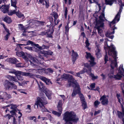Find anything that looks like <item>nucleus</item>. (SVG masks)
Instances as JSON below:
<instances>
[{
  "label": "nucleus",
  "mask_w": 124,
  "mask_h": 124,
  "mask_svg": "<svg viewBox=\"0 0 124 124\" xmlns=\"http://www.w3.org/2000/svg\"><path fill=\"white\" fill-rule=\"evenodd\" d=\"M108 39L106 38L104 43V49L106 53L107 51H108L109 55L112 57L111 59L109 58L110 66L111 69L108 74V77L110 78H114L117 79H120L122 76H124V70L122 65H121L119 67L118 73L116 75H114V69L117 68V64L116 58L117 53L115 50V48L114 45L111 43L110 46L108 44V41H109Z\"/></svg>",
  "instance_id": "obj_1"
},
{
  "label": "nucleus",
  "mask_w": 124,
  "mask_h": 124,
  "mask_svg": "<svg viewBox=\"0 0 124 124\" xmlns=\"http://www.w3.org/2000/svg\"><path fill=\"white\" fill-rule=\"evenodd\" d=\"M16 55L18 56L24 58L27 61H29L32 66H35L36 67L39 68V66H38L39 63L42 65L43 63V58L40 55L38 58V60L35 58L32 57L30 54L27 53H24L23 52H16Z\"/></svg>",
  "instance_id": "obj_2"
},
{
  "label": "nucleus",
  "mask_w": 124,
  "mask_h": 124,
  "mask_svg": "<svg viewBox=\"0 0 124 124\" xmlns=\"http://www.w3.org/2000/svg\"><path fill=\"white\" fill-rule=\"evenodd\" d=\"M122 6H120V8L119 12L116 15L115 18L110 23V26L111 28L109 29L106 34V37H108L110 39H112L114 36L113 35H111L114 33V30L116 28L115 27V24L118 22L120 20V17L121 13L122 11Z\"/></svg>",
  "instance_id": "obj_3"
},
{
  "label": "nucleus",
  "mask_w": 124,
  "mask_h": 124,
  "mask_svg": "<svg viewBox=\"0 0 124 124\" xmlns=\"http://www.w3.org/2000/svg\"><path fill=\"white\" fill-rule=\"evenodd\" d=\"M63 119L66 122L65 124H72V122H77L78 119L73 112L67 111L64 114Z\"/></svg>",
  "instance_id": "obj_4"
},
{
  "label": "nucleus",
  "mask_w": 124,
  "mask_h": 124,
  "mask_svg": "<svg viewBox=\"0 0 124 124\" xmlns=\"http://www.w3.org/2000/svg\"><path fill=\"white\" fill-rule=\"evenodd\" d=\"M104 11V9L102 11V12L100 14V15L99 16L98 20L96 21V27L98 30V33L101 36H103V35L102 28L104 26L103 22L105 19Z\"/></svg>",
  "instance_id": "obj_5"
},
{
  "label": "nucleus",
  "mask_w": 124,
  "mask_h": 124,
  "mask_svg": "<svg viewBox=\"0 0 124 124\" xmlns=\"http://www.w3.org/2000/svg\"><path fill=\"white\" fill-rule=\"evenodd\" d=\"M47 103L46 101V98L45 97H43L41 98H38L36 101L34 105V107L36 105L37 108H38V106L41 108V110L42 112H46L47 111V110L45 108L44 105Z\"/></svg>",
  "instance_id": "obj_6"
},
{
  "label": "nucleus",
  "mask_w": 124,
  "mask_h": 124,
  "mask_svg": "<svg viewBox=\"0 0 124 124\" xmlns=\"http://www.w3.org/2000/svg\"><path fill=\"white\" fill-rule=\"evenodd\" d=\"M62 80L68 78V84L67 85V87L70 86L72 84L76 82V80L73 78V76L68 74H64L61 77Z\"/></svg>",
  "instance_id": "obj_7"
},
{
  "label": "nucleus",
  "mask_w": 124,
  "mask_h": 124,
  "mask_svg": "<svg viewBox=\"0 0 124 124\" xmlns=\"http://www.w3.org/2000/svg\"><path fill=\"white\" fill-rule=\"evenodd\" d=\"M84 65L85 66L84 68V73L86 72L89 74L90 76L92 77V80H95L98 78L97 76H95L93 74L91 73V67L89 65L88 63H84Z\"/></svg>",
  "instance_id": "obj_8"
},
{
  "label": "nucleus",
  "mask_w": 124,
  "mask_h": 124,
  "mask_svg": "<svg viewBox=\"0 0 124 124\" xmlns=\"http://www.w3.org/2000/svg\"><path fill=\"white\" fill-rule=\"evenodd\" d=\"M70 86L74 87L73 92L72 94V96L73 97L75 96L77 94H78L80 92V89L78 84L76 82L71 84Z\"/></svg>",
  "instance_id": "obj_9"
},
{
  "label": "nucleus",
  "mask_w": 124,
  "mask_h": 124,
  "mask_svg": "<svg viewBox=\"0 0 124 124\" xmlns=\"http://www.w3.org/2000/svg\"><path fill=\"white\" fill-rule=\"evenodd\" d=\"M86 54L85 56L87 59L89 60L90 62V64L92 66H93L96 64V63L94 62V57L91 55L90 53L86 52Z\"/></svg>",
  "instance_id": "obj_10"
},
{
  "label": "nucleus",
  "mask_w": 124,
  "mask_h": 124,
  "mask_svg": "<svg viewBox=\"0 0 124 124\" xmlns=\"http://www.w3.org/2000/svg\"><path fill=\"white\" fill-rule=\"evenodd\" d=\"M51 15V16L49 17V20L51 23H53L54 19L53 17H54V23L55 24H57L58 23V21L57 20L58 18V15L57 13L56 12H54L52 13Z\"/></svg>",
  "instance_id": "obj_11"
},
{
  "label": "nucleus",
  "mask_w": 124,
  "mask_h": 124,
  "mask_svg": "<svg viewBox=\"0 0 124 124\" xmlns=\"http://www.w3.org/2000/svg\"><path fill=\"white\" fill-rule=\"evenodd\" d=\"M95 44L96 46L94 49L95 54L97 57L99 58L101 56L100 48L99 45H98L97 43H95Z\"/></svg>",
  "instance_id": "obj_12"
},
{
  "label": "nucleus",
  "mask_w": 124,
  "mask_h": 124,
  "mask_svg": "<svg viewBox=\"0 0 124 124\" xmlns=\"http://www.w3.org/2000/svg\"><path fill=\"white\" fill-rule=\"evenodd\" d=\"M79 94L82 101V105L83 107V109H85V108H87V106L85 101L84 97L83 94L81 93L80 92L79 93Z\"/></svg>",
  "instance_id": "obj_13"
},
{
  "label": "nucleus",
  "mask_w": 124,
  "mask_h": 124,
  "mask_svg": "<svg viewBox=\"0 0 124 124\" xmlns=\"http://www.w3.org/2000/svg\"><path fill=\"white\" fill-rule=\"evenodd\" d=\"M100 100L101 101V103L103 105H107L108 103V99L105 95H103L101 97Z\"/></svg>",
  "instance_id": "obj_14"
},
{
  "label": "nucleus",
  "mask_w": 124,
  "mask_h": 124,
  "mask_svg": "<svg viewBox=\"0 0 124 124\" xmlns=\"http://www.w3.org/2000/svg\"><path fill=\"white\" fill-rule=\"evenodd\" d=\"M18 80L22 81L23 79V78L22 76H24V72L19 71L16 75Z\"/></svg>",
  "instance_id": "obj_15"
},
{
  "label": "nucleus",
  "mask_w": 124,
  "mask_h": 124,
  "mask_svg": "<svg viewBox=\"0 0 124 124\" xmlns=\"http://www.w3.org/2000/svg\"><path fill=\"white\" fill-rule=\"evenodd\" d=\"M2 11L4 13H5L8 12V11L9 6L8 5H2L0 8Z\"/></svg>",
  "instance_id": "obj_16"
},
{
  "label": "nucleus",
  "mask_w": 124,
  "mask_h": 124,
  "mask_svg": "<svg viewBox=\"0 0 124 124\" xmlns=\"http://www.w3.org/2000/svg\"><path fill=\"white\" fill-rule=\"evenodd\" d=\"M54 31L53 27L50 26V29L47 31H46L47 36L50 38L52 37V34Z\"/></svg>",
  "instance_id": "obj_17"
},
{
  "label": "nucleus",
  "mask_w": 124,
  "mask_h": 124,
  "mask_svg": "<svg viewBox=\"0 0 124 124\" xmlns=\"http://www.w3.org/2000/svg\"><path fill=\"white\" fill-rule=\"evenodd\" d=\"M38 1V0H37ZM49 0H39V3L45 6L46 8H47L49 6Z\"/></svg>",
  "instance_id": "obj_18"
},
{
  "label": "nucleus",
  "mask_w": 124,
  "mask_h": 124,
  "mask_svg": "<svg viewBox=\"0 0 124 124\" xmlns=\"http://www.w3.org/2000/svg\"><path fill=\"white\" fill-rule=\"evenodd\" d=\"M40 78L41 80L44 82L46 85H49L50 84H52V83L50 81V80L46 77H40Z\"/></svg>",
  "instance_id": "obj_19"
},
{
  "label": "nucleus",
  "mask_w": 124,
  "mask_h": 124,
  "mask_svg": "<svg viewBox=\"0 0 124 124\" xmlns=\"http://www.w3.org/2000/svg\"><path fill=\"white\" fill-rule=\"evenodd\" d=\"M72 59L73 63L77 59L78 55L77 53L75 52L73 50L72 51Z\"/></svg>",
  "instance_id": "obj_20"
},
{
  "label": "nucleus",
  "mask_w": 124,
  "mask_h": 124,
  "mask_svg": "<svg viewBox=\"0 0 124 124\" xmlns=\"http://www.w3.org/2000/svg\"><path fill=\"white\" fill-rule=\"evenodd\" d=\"M11 82L10 81L6 80L5 81V84H4V86L6 90H8L11 88Z\"/></svg>",
  "instance_id": "obj_21"
},
{
  "label": "nucleus",
  "mask_w": 124,
  "mask_h": 124,
  "mask_svg": "<svg viewBox=\"0 0 124 124\" xmlns=\"http://www.w3.org/2000/svg\"><path fill=\"white\" fill-rule=\"evenodd\" d=\"M30 44L34 45L40 49H42L41 46H39L38 44H35L34 42L32 41L29 40L27 42V45H30Z\"/></svg>",
  "instance_id": "obj_22"
},
{
  "label": "nucleus",
  "mask_w": 124,
  "mask_h": 124,
  "mask_svg": "<svg viewBox=\"0 0 124 124\" xmlns=\"http://www.w3.org/2000/svg\"><path fill=\"white\" fill-rule=\"evenodd\" d=\"M105 3L106 4L109 5L110 6L112 5L114 2H116L117 0H105ZM118 1L120 2L121 0H118Z\"/></svg>",
  "instance_id": "obj_23"
},
{
  "label": "nucleus",
  "mask_w": 124,
  "mask_h": 124,
  "mask_svg": "<svg viewBox=\"0 0 124 124\" xmlns=\"http://www.w3.org/2000/svg\"><path fill=\"white\" fill-rule=\"evenodd\" d=\"M122 113L118 111V116L120 118H123L122 117L124 116V109L123 108V106H121Z\"/></svg>",
  "instance_id": "obj_24"
},
{
  "label": "nucleus",
  "mask_w": 124,
  "mask_h": 124,
  "mask_svg": "<svg viewBox=\"0 0 124 124\" xmlns=\"http://www.w3.org/2000/svg\"><path fill=\"white\" fill-rule=\"evenodd\" d=\"M69 73L75 75L76 76H78L80 78H81V76L80 75L84 73V71L83 70V71H80V72H78V73H76L75 74H74V72L73 71H70V72Z\"/></svg>",
  "instance_id": "obj_25"
},
{
  "label": "nucleus",
  "mask_w": 124,
  "mask_h": 124,
  "mask_svg": "<svg viewBox=\"0 0 124 124\" xmlns=\"http://www.w3.org/2000/svg\"><path fill=\"white\" fill-rule=\"evenodd\" d=\"M35 70L36 71V72L39 74H42L46 72V71L45 69L42 68L36 69Z\"/></svg>",
  "instance_id": "obj_26"
},
{
  "label": "nucleus",
  "mask_w": 124,
  "mask_h": 124,
  "mask_svg": "<svg viewBox=\"0 0 124 124\" xmlns=\"http://www.w3.org/2000/svg\"><path fill=\"white\" fill-rule=\"evenodd\" d=\"M7 61H8L10 62L13 63L15 64L18 62V60L15 58H10L7 59Z\"/></svg>",
  "instance_id": "obj_27"
},
{
  "label": "nucleus",
  "mask_w": 124,
  "mask_h": 124,
  "mask_svg": "<svg viewBox=\"0 0 124 124\" xmlns=\"http://www.w3.org/2000/svg\"><path fill=\"white\" fill-rule=\"evenodd\" d=\"M46 94L48 99H51L52 93L50 90H46Z\"/></svg>",
  "instance_id": "obj_28"
},
{
  "label": "nucleus",
  "mask_w": 124,
  "mask_h": 124,
  "mask_svg": "<svg viewBox=\"0 0 124 124\" xmlns=\"http://www.w3.org/2000/svg\"><path fill=\"white\" fill-rule=\"evenodd\" d=\"M37 81L39 90L42 91L44 89V87L43 83L41 82L39 83Z\"/></svg>",
  "instance_id": "obj_29"
},
{
  "label": "nucleus",
  "mask_w": 124,
  "mask_h": 124,
  "mask_svg": "<svg viewBox=\"0 0 124 124\" xmlns=\"http://www.w3.org/2000/svg\"><path fill=\"white\" fill-rule=\"evenodd\" d=\"M4 93H6V94H3L4 99L8 100L11 98V96L10 94H8L7 92H4Z\"/></svg>",
  "instance_id": "obj_30"
},
{
  "label": "nucleus",
  "mask_w": 124,
  "mask_h": 124,
  "mask_svg": "<svg viewBox=\"0 0 124 124\" xmlns=\"http://www.w3.org/2000/svg\"><path fill=\"white\" fill-rule=\"evenodd\" d=\"M3 20L5 22L8 23H10L11 22L10 18L8 16L5 17L4 18Z\"/></svg>",
  "instance_id": "obj_31"
},
{
  "label": "nucleus",
  "mask_w": 124,
  "mask_h": 124,
  "mask_svg": "<svg viewBox=\"0 0 124 124\" xmlns=\"http://www.w3.org/2000/svg\"><path fill=\"white\" fill-rule=\"evenodd\" d=\"M116 96L118 100V101L121 104V102L123 101V98L122 96H121L120 94H117Z\"/></svg>",
  "instance_id": "obj_32"
},
{
  "label": "nucleus",
  "mask_w": 124,
  "mask_h": 124,
  "mask_svg": "<svg viewBox=\"0 0 124 124\" xmlns=\"http://www.w3.org/2000/svg\"><path fill=\"white\" fill-rule=\"evenodd\" d=\"M16 15L19 18H20L22 17H24V15L21 12L18 11V12H16Z\"/></svg>",
  "instance_id": "obj_33"
},
{
  "label": "nucleus",
  "mask_w": 124,
  "mask_h": 124,
  "mask_svg": "<svg viewBox=\"0 0 124 124\" xmlns=\"http://www.w3.org/2000/svg\"><path fill=\"white\" fill-rule=\"evenodd\" d=\"M24 76L30 77L31 78H32L35 76V75L34 74L24 72Z\"/></svg>",
  "instance_id": "obj_34"
},
{
  "label": "nucleus",
  "mask_w": 124,
  "mask_h": 124,
  "mask_svg": "<svg viewBox=\"0 0 124 124\" xmlns=\"http://www.w3.org/2000/svg\"><path fill=\"white\" fill-rule=\"evenodd\" d=\"M53 53V52L50 51H49L48 52L44 51L43 52V54H44L45 56H46L47 55H51Z\"/></svg>",
  "instance_id": "obj_35"
},
{
  "label": "nucleus",
  "mask_w": 124,
  "mask_h": 124,
  "mask_svg": "<svg viewBox=\"0 0 124 124\" xmlns=\"http://www.w3.org/2000/svg\"><path fill=\"white\" fill-rule=\"evenodd\" d=\"M16 1L15 0L14 1L11 0V5L15 8V9L17 10V8L16 6Z\"/></svg>",
  "instance_id": "obj_36"
},
{
  "label": "nucleus",
  "mask_w": 124,
  "mask_h": 124,
  "mask_svg": "<svg viewBox=\"0 0 124 124\" xmlns=\"http://www.w3.org/2000/svg\"><path fill=\"white\" fill-rule=\"evenodd\" d=\"M17 10H16V9H15L14 10L10 11L8 13V15L11 16L13 14H16V11Z\"/></svg>",
  "instance_id": "obj_37"
},
{
  "label": "nucleus",
  "mask_w": 124,
  "mask_h": 124,
  "mask_svg": "<svg viewBox=\"0 0 124 124\" xmlns=\"http://www.w3.org/2000/svg\"><path fill=\"white\" fill-rule=\"evenodd\" d=\"M85 43L86 44V47H87L88 50H90V48L88 47L89 46L90 44L89 42V41L88 39H86Z\"/></svg>",
  "instance_id": "obj_38"
},
{
  "label": "nucleus",
  "mask_w": 124,
  "mask_h": 124,
  "mask_svg": "<svg viewBox=\"0 0 124 124\" xmlns=\"http://www.w3.org/2000/svg\"><path fill=\"white\" fill-rule=\"evenodd\" d=\"M52 113L58 116H59L61 115V113L58 112L57 111H52Z\"/></svg>",
  "instance_id": "obj_39"
},
{
  "label": "nucleus",
  "mask_w": 124,
  "mask_h": 124,
  "mask_svg": "<svg viewBox=\"0 0 124 124\" xmlns=\"http://www.w3.org/2000/svg\"><path fill=\"white\" fill-rule=\"evenodd\" d=\"M18 71H16L15 70L13 69L9 71L8 72L9 73L14 74L16 75Z\"/></svg>",
  "instance_id": "obj_40"
},
{
  "label": "nucleus",
  "mask_w": 124,
  "mask_h": 124,
  "mask_svg": "<svg viewBox=\"0 0 124 124\" xmlns=\"http://www.w3.org/2000/svg\"><path fill=\"white\" fill-rule=\"evenodd\" d=\"M11 106L10 108L11 109L15 110L16 108V105L13 104H10V105H9L8 106Z\"/></svg>",
  "instance_id": "obj_41"
},
{
  "label": "nucleus",
  "mask_w": 124,
  "mask_h": 124,
  "mask_svg": "<svg viewBox=\"0 0 124 124\" xmlns=\"http://www.w3.org/2000/svg\"><path fill=\"white\" fill-rule=\"evenodd\" d=\"M6 94V93H4V92L0 91V99H4V95Z\"/></svg>",
  "instance_id": "obj_42"
},
{
  "label": "nucleus",
  "mask_w": 124,
  "mask_h": 124,
  "mask_svg": "<svg viewBox=\"0 0 124 124\" xmlns=\"http://www.w3.org/2000/svg\"><path fill=\"white\" fill-rule=\"evenodd\" d=\"M69 22H68L67 23V25H66L65 27V33H68L69 31V26L68 24L69 23Z\"/></svg>",
  "instance_id": "obj_43"
},
{
  "label": "nucleus",
  "mask_w": 124,
  "mask_h": 124,
  "mask_svg": "<svg viewBox=\"0 0 124 124\" xmlns=\"http://www.w3.org/2000/svg\"><path fill=\"white\" fill-rule=\"evenodd\" d=\"M10 84H11V88H14V89H17V86L15 85L13 83L11 82V83H10Z\"/></svg>",
  "instance_id": "obj_44"
},
{
  "label": "nucleus",
  "mask_w": 124,
  "mask_h": 124,
  "mask_svg": "<svg viewBox=\"0 0 124 124\" xmlns=\"http://www.w3.org/2000/svg\"><path fill=\"white\" fill-rule=\"evenodd\" d=\"M18 27L19 29L22 30H24V27L22 24H19L18 25Z\"/></svg>",
  "instance_id": "obj_45"
},
{
  "label": "nucleus",
  "mask_w": 124,
  "mask_h": 124,
  "mask_svg": "<svg viewBox=\"0 0 124 124\" xmlns=\"http://www.w3.org/2000/svg\"><path fill=\"white\" fill-rule=\"evenodd\" d=\"M2 25L3 27L4 28L5 30L7 32V33L10 34V33H9V30L5 26V25L3 24H2Z\"/></svg>",
  "instance_id": "obj_46"
},
{
  "label": "nucleus",
  "mask_w": 124,
  "mask_h": 124,
  "mask_svg": "<svg viewBox=\"0 0 124 124\" xmlns=\"http://www.w3.org/2000/svg\"><path fill=\"white\" fill-rule=\"evenodd\" d=\"M100 103V102L96 100L94 102V105L95 107H97L98 105Z\"/></svg>",
  "instance_id": "obj_47"
},
{
  "label": "nucleus",
  "mask_w": 124,
  "mask_h": 124,
  "mask_svg": "<svg viewBox=\"0 0 124 124\" xmlns=\"http://www.w3.org/2000/svg\"><path fill=\"white\" fill-rule=\"evenodd\" d=\"M96 0H93V1L98 6L99 8V10H100L101 9V6L100 5V4H99L98 2L96 1Z\"/></svg>",
  "instance_id": "obj_48"
},
{
  "label": "nucleus",
  "mask_w": 124,
  "mask_h": 124,
  "mask_svg": "<svg viewBox=\"0 0 124 124\" xmlns=\"http://www.w3.org/2000/svg\"><path fill=\"white\" fill-rule=\"evenodd\" d=\"M16 66L17 67H24L23 64L21 63H19L17 64L16 65Z\"/></svg>",
  "instance_id": "obj_49"
},
{
  "label": "nucleus",
  "mask_w": 124,
  "mask_h": 124,
  "mask_svg": "<svg viewBox=\"0 0 124 124\" xmlns=\"http://www.w3.org/2000/svg\"><path fill=\"white\" fill-rule=\"evenodd\" d=\"M10 34L7 33L4 37V39L5 40H7L9 38Z\"/></svg>",
  "instance_id": "obj_50"
},
{
  "label": "nucleus",
  "mask_w": 124,
  "mask_h": 124,
  "mask_svg": "<svg viewBox=\"0 0 124 124\" xmlns=\"http://www.w3.org/2000/svg\"><path fill=\"white\" fill-rule=\"evenodd\" d=\"M4 117L6 119L9 120L10 119L11 116L9 114H7Z\"/></svg>",
  "instance_id": "obj_51"
},
{
  "label": "nucleus",
  "mask_w": 124,
  "mask_h": 124,
  "mask_svg": "<svg viewBox=\"0 0 124 124\" xmlns=\"http://www.w3.org/2000/svg\"><path fill=\"white\" fill-rule=\"evenodd\" d=\"M62 80V77L60 75H59L56 78V81H59L60 80Z\"/></svg>",
  "instance_id": "obj_52"
},
{
  "label": "nucleus",
  "mask_w": 124,
  "mask_h": 124,
  "mask_svg": "<svg viewBox=\"0 0 124 124\" xmlns=\"http://www.w3.org/2000/svg\"><path fill=\"white\" fill-rule=\"evenodd\" d=\"M67 7H66L65 8V13H64V15L65 16V18H66L67 17V12L68 10L67 9Z\"/></svg>",
  "instance_id": "obj_53"
},
{
  "label": "nucleus",
  "mask_w": 124,
  "mask_h": 124,
  "mask_svg": "<svg viewBox=\"0 0 124 124\" xmlns=\"http://www.w3.org/2000/svg\"><path fill=\"white\" fill-rule=\"evenodd\" d=\"M62 107H57L58 111L59 112V113H61V114L62 113Z\"/></svg>",
  "instance_id": "obj_54"
},
{
  "label": "nucleus",
  "mask_w": 124,
  "mask_h": 124,
  "mask_svg": "<svg viewBox=\"0 0 124 124\" xmlns=\"http://www.w3.org/2000/svg\"><path fill=\"white\" fill-rule=\"evenodd\" d=\"M95 84L94 83H93L92 84L90 85V87L91 88V90H93V89L95 87Z\"/></svg>",
  "instance_id": "obj_55"
},
{
  "label": "nucleus",
  "mask_w": 124,
  "mask_h": 124,
  "mask_svg": "<svg viewBox=\"0 0 124 124\" xmlns=\"http://www.w3.org/2000/svg\"><path fill=\"white\" fill-rule=\"evenodd\" d=\"M42 49H47L49 47V46H46L44 45H43L41 47Z\"/></svg>",
  "instance_id": "obj_56"
},
{
  "label": "nucleus",
  "mask_w": 124,
  "mask_h": 124,
  "mask_svg": "<svg viewBox=\"0 0 124 124\" xmlns=\"http://www.w3.org/2000/svg\"><path fill=\"white\" fill-rule=\"evenodd\" d=\"M46 72L47 71L49 73H52L53 72V70H52V69L51 68L48 69L46 70Z\"/></svg>",
  "instance_id": "obj_57"
},
{
  "label": "nucleus",
  "mask_w": 124,
  "mask_h": 124,
  "mask_svg": "<svg viewBox=\"0 0 124 124\" xmlns=\"http://www.w3.org/2000/svg\"><path fill=\"white\" fill-rule=\"evenodd\" d=\"M62 101H60L58 103L57 107H62Z\"/></svg>",
  "instance_id": "obj_58"
},
{
  "label": "nucleus",
  "mask_w": 124,
  "mask_h": 124,
  "mask_svg": "<svg viewBox=\"0 0 124 124\" xmlns=\"http://www.w3.org/2000/svg\"><path fill=\"white\" fill-rule=\"evenodd\" d=\"M62 101H60L58 103L57 107H62Z\"/></svg>",
  "instance_id": "obj_59"
},
{
  "label": "nucleus",
  "mask_w": 124,
  "mask_h": 124,
  "mask_svg": "<svg viewBox=\"0 0 124 124\" xmlns=\"http://www.w3.org/2000/svg\"><path fill=\"white\" fill-rule=\"evenodd\" d=\"M21 49V48L19 47V46H17V47L15 49V50L16 51V52H19V51Z\"/></svg>",
  "instance_id": "obj_60"
},
{
  "label": "nucleus",
  "mask_w": 124,
  "mask_h": 124,
  "mask_svg": "<svg viewBox=\"0 0 124 124\" xmlns=\"http://www.w3.org/2000/svg\"><path fill=\"white\" fill-rule=\"evenodd\" d=\"M15 110H13L10 111V112L12 115H15L16 114Z\"/></svg>",
  "instance_id": "obj_61"
},
{
  "label": "nucleus",
  "mask_w": 124,
  "mask_h": 124,
  "mask_svg": "<svg viewBox=\"0 0 124 124\" xmlns=\"http://www.w3.org/2000/svg\"><path fill=\"white\" fill-rule=\"evenodd\" d=\"M12 79V80L14 82H17L18 80L16 79V78L14 76H13V77Z\"/></svg>",
  "instance_id": "obj_62"
},
{
  "label": "nucleus",
  "mask_w": 124,
  "mask_h": 124,
  "mask_svg": "<svg viewBox=\"0 0 124 124\" xmlns=\"http://www.w3.org/2000/svg\"><path fill=\"white\" fill-rule=\"evenodd\" d=\"M46 31H43L41 32L40 34V35L42 36H44V35H46Z\"/></svg>",
  "instance_id": "obj_63"
},
{
  "label": "nucleus",
  "mask_w": 124,
  "mask_h": 124,
  "mask_svg": "<svg viewBox=\"0 0 124 124\" xmlns=\"http://www.w3.org/2000/svg\"><path fill=\"white\" fill-rule=\"evenodd\" d=\"M100 112L101 111L100 110H98L97 111H95L94 114V115L96 116L97 114H99Z\"/></svg>",
  "instance_id": "obj_64"
}]
</instances>
